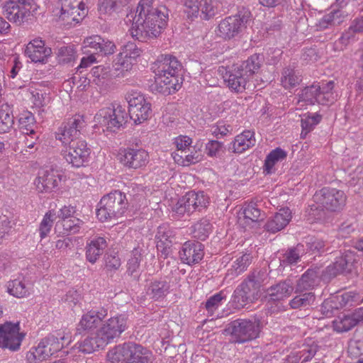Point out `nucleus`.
Instances as JSON below:
<instances>
[{
	"mask_svg": "<svg viewBox=\"0 0 363 363\" xmlns=\"http://www.w3.org/2000/svg\"><path fill=\"white\" fill-rule=\"evenodd\" d=\"M294 289L291 279H287L273 284L267 290L269 301H279L289 297Z\"/></svg>",
	"mask_w": 363,
	"mask_h": 363,
	"instance_id": "obj_25",
	"label": "nucleus"
},
{
	"mask_svg": "<svg viewBox=\"0 0 363 363\" xmlns=\"http://www.w3.org/2000/svg\"><path fill=\"white\" fill-rule=\"evenodd\" d=\"M252 257L250 254H243L238 257L228 270V274L238 276L244 272L252 262Z\"/></svg>",
	"mask_w": 363,
	"mask_h": 363,
	"instance_id": "obj_43",
	"label": "nucleus"
},
{
	"mask_svg": "<svg viewBox=\"0 0 363 363\" xmlns=\"http://www.w3.org/2000/svg\"><path fill=\"white\" fill-rule=\"evenodd\" d=\"M14 124V117L11 108L8 105L0 106V133L10 130Z\"/></svg>",
	"mask_w": 363,
	"mask_h": 363,
	"instance_id": "obj_46",
	"label": "nucleus"
},
{
	"mask_svg": "<svg viewBox=\"0 0 363 363\" xmlns=\"http://www.w3.org/2000/svg\"><path fill=\"white\" fill-rule=\"evenodd\" d=\"M64 230L72 233H76L79 230L82 221L75 217L62 220L60 223Z\"/></svg>",
	"mask_w": 363,
	"mask_h": 363,
	"instance_id": "obj_60",
	"label": "nucleus"
},
{
	"mask_svg": "<svg viewBox=\"0 0 363 363\" xmlns=\"http://www.w3.org/2000/svg\"><path fill=\"white\" fill-rule=\"evenodd\" d=\"M141 52V49L134 42L127 43L123 46L121 52L118 55L117 61L114 62L116 70H121V75L125 77Z\"/></svg>",
	"mask_w": 363,
	"mask_h": 363,
	"instance_id": "obj_19",
	"label": "nucleus"
},
{
	"mask_svg": "<svg viewBox=\"0 0 363 363\" xmlns=\"http://www.w3.org/2000/svg\"><path fill=\"white\" fill-rule=\"evenodd\" d=\"M301 76L294 69L286 67L283 69L281 82L285 89H291L300 84Z\"/></svg>",
	"mask_w": 363,
	"mask_h": 363,
	"instance_id": "obj_47",
	"label": "nucleus"
},
{
	"mask_svg": "<svg viewBox=\"0 0 363 363\" xmlns=\"http://www.w3.org/2000/svg\"><path fill=\"white\" fill-rule=\"evenodd\" d=\"M318 346L313 342L311 345H303L301 350L297 351L302 362H308L316 354Z\"/></svg>",
	"mask_w": 363,
	"mask_h": 363,
	"instance_id": "obj_55",
	"label": "nucleus"
},
{
	"mask_svg": "<svg viewBox=\"0 0 363 363\" xmlns=\"http://www.w3.org/2000/svg\"><path fill=\"white\" fill-rule=\"evenodd\" d=\"M25 335V333L20 332L18 322H6L0 325V348L11 352L18 351Z\"/></svg>",
	"mask_w": 363,
	"mask_h": 363,
	"instance_id": "obj_14",
	"label": "nucleus"
},
{
	"mask_svg": "<svg viewBox=\"0 0 363 363\" xmlns=\"http://www.w3.org/2000/svg\"><path fill=\"white\" fill-rule=\"evenodd\" d=\"M151 356L149 350L133 342L118 345L107 354L111 363H150Z\"/></svg>",
	"mask_w": 363,
	"mask_h": 363,
	"instance_id": "obj_4",
	"label": "nucleus"
},
{
	"mask_svg": "<svg viewBox=\"0 0 363 363\" xmlns=\"http://www.w3.org/2000/svg\"><path fill=\"white\" fill-rule=\"evenodd\" d=\"M262 330L261 320L257 318H238L230 322L225 331L235 343L242 344L257 338Z\"/></svg>",
	"mask_w": 363,
	"mask_h": 363,
	"instance_id": "obj_7",
	"label": "nucleus"
},
{
	"mask_svg": "<svg viewBox=\"0 0 363 363\" xmlns=\"http://www.w3.org/2000/svg\"><path fill=\"white\" fill-rule=\"evenodd\" d=\"M335 310H338V307L334 297L325 300L320 308V311L325 316H331Z\"/></svg>",
	"mask_w": 363,
	"mask_h": 363,
	"instance_id": "obj_62",
	"label": "nucleus"
},
{
	"mask_svg": "<svg viewBox=\"0 0 363 363\" xmlns=\"http://www.w3.org/2000/svg\"><path fill=\"white\" fill-rule=\"evenodd\" d=\"M61 180V177L53 169L45 170L38 176L35 184L40 192H50L55 189Z\"/></svg>",
	"mask_w": 363,
	"mask_h": 363,
	"instance_id": "obj_27",
	"label": "nucleus"
},
{
	"mask_svg": "<svg viewBox=\"0 0 363 363\" xmlns=\"http://www.w3.org/2000/svg\"><path fill=\"white\" fill-rule=\"evenodd\" d=\"M35 118L32 113L29 111L22 113L18 118L19 128L23 134L35 135L34 130Z\"/></svg>",
	"mask_w": 363,
	"mask_h": 363,
	"instance_id": "obj_48",
	"label": "nucleus"
},
{
	"mask_svg": "<svg viewBox=\"0 0 363 363\" xmlns=\"http://www.w3.org/2000/svg\"><path fill=\"white\" fill-rule=\"evenodd\" d=\"M250 77L247 76L238 67L225 73L224 80L228 86L235 92L241 93L245 90Z\"/></svg>",
	"mask_w": 363,
	"mask_h": 363,
	"instance_id": "obj_24",
	"label": "nucleus"
},
{
	"mask_svg": "<svg viewBox=\"0 0 363 363\" xmlns=\"http://www.w3.org/2000/svg\"><path fill=\"white\" fill-rule=\"evenodd\" d=\"M90 77H92V82L99 86L104 83V79L110 77H123L121 75V70L116 71L114 65L112 69L105 67L103 66H96L91 69L90 72Z\"/></svg>",
	"mask_w": 363,
	"mask_h": 363,
	"instance_id": "obj_29",
	"label": "nucleus"
},
{
	"mask_svg": "<svg viewBox=\"0 0 363 363\" xmlns=\"http://www.w3.org/2000/svg\"><path fill=\"white\" fill-rule=\"evenodd\" d=\"M193 237L198 240H205L212 231V225L206 218H201L192 226Z\"/></svg>",
	"mask_w": 363,
	"mask_h": 363,
	"instance_id": "obj_42",
	"label": "nucleus"
},
{
	"mask_svg": "<svg viewBox=\"0 0 363 363\" xmlns=\"http://www.w3.org/2000/svg\"><path fill=\"white\" fill-rule=\"evenodd\" d=\"M259 291L247 280H245L234 291L233 302L236 308H242L257 299Z\"/></svg>",
	"mask_w": 363,
	"mask_h": 363,
	"instance_id": "obj_21",
	"label": "nucleus"
},
{
	"mask_svg": "<svg viewBox=\"0 0 363 363\" xmlns=\"http://www.w3.org/2000/svg\"><path fill=\"white\" fill-rule=\"evenodd\" d=\"M208 203V199L203 191H191L179 199L174 207V211L180 216L185 213L189 215L196 210L200 211L206 208Z\"/></svg>",
	"mask_w": 363,
	"mask_h": 363,
	"instance_id": "obj_15",
	"label": "nucleus"
},
{
	"mask_svg": "<svg viewBox=\"0 0 363 363\" xmlns=\"http://www.w3.org/2000/svg\"><path fill=\"white\" fill-rule=\"evenodd\" d=\"M95 118L101 126L106 128V130L116 132L128 121V113L118 105L116 108L101 110Z\"/></svg>",
	"mask_w": 363,
	"mask_h": 363,
	"instance_id": "obj_13",
	"label": "nucleus"
},
{
	"mask_svg": "<svg viewBox=\"0 0 363 363\" xmlns=\"http://www.w3.org/2000/svg\"><path fill=\"white\" fill-rule=\"evenodd\" d=\"M322 116L319 114H314L313 116H308L306 118L301 119V127L302 132L301 135L302 138H305L306 135L313 129L315 125H317L321 120Z\"/></svg>",
	"mask_w": 363,
	"mask_h": 363,
	"instance_id": "obj_53",
	"label": "nucleus"
},
{
	"mask_svg": "<svg viewBox=\"0 0 363 363\" xmlns=\"http://www.w3.org/2000/svg\"><path fill=\"white\" fill-rule=\"evenodd\" d=\"M3 10L9 21L21 25L37 10V4L35 0H10L5 3Z\"/></svg>",
	"mask_w": 363,
	"mask_h": 363,
	"instance_id": "obj_9",
	"label": "nucleus"
},
{
	"mask_svg": "<svg viewBox=\"0 0 363 363\" xmlns=\"http://www.w3.org/2000/svg\"><path fill=\"white\" fill-rule=\"evenodd\" d=\"M359 265V255L354 248L340 250L336 255L335 262L322 272V278L329 281L338 275L352 273Z\"/></svg>",
	"mask_w": 363,
	"mask_h": 363,
	"instance_id": "obj_5",
	"label": "nucleus"
},
{
	"mask_svg": "<svg viewBox=\"0 0 363 363\" xmlns=\"http://www.w3.org/2000/svg\"><path fill=\"white\" fill-rule=\"evenodd\" d=\"M319 277L318 269H308L298 279L296 292H303V291L313 289L318 284Z\"/></svg>",
	"mask_w": 363,
	"mask_h": 363,
	"instance_id": "obj_31",
	"label": "nucleus"
},
{
	"mask_svg": "<svg viewBox=\"0 0 363 363\" xmlns=\"http://www.w3.org/2000/svg\"><path fill=\"white\" fill-rule=\"evenodd\" d=\"M174 236L172 230H170L169 226L166 224L160 225L157 228V234L155 238L160 242H172V238Z\"/></svg>",
	"mask_w": 363,
	"mask_h": 363,
	"instance_id": "obj_58",
	"label": "nucleus"
},
{
	"mask_svg": "<svg viewBox=\"0 0 363 363\" xmlns=\"http://www.w3.org/2000/svg\"><path fill=\"white\" fill-rule=\"evenodd\" d=\"M169 283L164 280L154 281L148 286L147 294L151 298L159 300L169 294Z\"/></svg>",
	"mask_w": 363,
	"mask_h": 363,
	"instance_id": "obj_34",
	"label": "nucleus"
},
{
	"mask_svg": "<svg viewBox=\"0 0 363 363\" xmlns=\"http://www.w3.org/2000/svg\"><path fill=\"white\" fill-rule=\"evenodd\" d=\"M96 216L101 222L121 217L128 208L124 193L116 190L104 196L98 204Z\"/></svg>",
	"mask_w": 363,
	"mask_h": 363,
	"instance_id": "obj_6",
	"label": "nucleus"
},
{
	"mask_svg": "<svg viewBox=\"0 0 363 363\" xmlns=\"http://www.w3.org/2000/svg\"><path fill=\"white\" fill-rule=\"evenodd\" d=\"M320 91V85L319 83L305 87L298 94V102H305L310 105H313L315 102L318 103Z\"/></svg>",
	"mask_w": 363,
	"mask_h": 363,
	"instance_id": "obj_37",
	"label": "nucleus"
},
{
	"mask_svg": "<svg viewBox=\"0 0 363 363\" xmlns=\"http://www.w3.org/2000/svg\"><path fill=\"white\" fill-rule=\"evenodd\" d=\"M333 297L338 309L343 307H351L360 301L359 295L353 291L345 292Z\"/></svg>",
	"mask_w": 363,
	"mask_h": 363,
	"instance_id": "obj_50",
	"label": "nucleus"
},
{
	"mask_svg": "<svg viewBox=\"0 0 363 363\" xmlns=\"http://www.w3.org/2000/svg\"><path fill=\"white\" fill-rule=\"evenodd\" d=\"M242 214L243 218H239L240 223L242 225H250L264 219V214L262 215L260 210L256 207L255 203L248 204L245 207Z\"/></svg>",
	"mask_w": 363,
	"mask_h": 363,
	"instance_id": "obj_36",
	"label": "nucleus"
},
{
	"mask_svg": "<svg viewBox=\"0 0 363 363\" xmlns=\"http://www.w3.org/2000/svg\"><path fill=\"white\" fill-rule=\"evenodd\" d=\"M255 143L254 133L246 130L235 137L232 148L233 152L241 153L249 147L254 146Z\"/></svg>",
	"mask_w": 363,
	"mask_h": 363,
	"instance_id": "obj_32",
	"label": "nucleus"
},
{
	"mask_svg": "<svg viewBox=\"0 0 363 363\" xmlns=\"http://www.w3.org/2000/svg\"><path fill=\"white\" fill-rule=\"evenodd\" d=\"M127 317L120 315L109 318L99 329L94 336H89L78 342L74 347L75 350L84 354H90L99 348H104L126 330Z\"/></svg>",
	"mask_w": 363,
	"mask_h": 363,
	"instance_id": "obj_3",
	"label": "nucleus"
},
{
	"mask_svg": "<svg viewBox=\"0 0 363 363\" xmlns=\"http://www.w3.org/2000/svg\"><path fill=\"white\" fill-rule=\"evenodd\" d=\"M56 217V214L51 211L45 213L39 226L40 236L41 238H45L50 233Z\"/></svg>",
	"mask_w": 363,
	"mask_h": 363,
	"instance_id": "obj_52",
	"label": "nucleus"
},
{
	"mask_svg": "<svg viewBox=\"0 0 363 363\" xmlns=\"http://www.w3.org/2000/svg\"><path fill=\"white\" fill-rule=\"evenodd\" d=\"M106 247V241L102 237H98L91 240L86 246V258L87 261L94 264L103 254Z\"/></svg>",
	"mask_w": 363,
	"mask_h": 363,
	"instance_id": "obj_28",
	"label": "nucleus"
},
{
	"mask_svg": "<svg viewBox=\"0 0 363 363\" xmlns=\"http://www.w3.org/2000/svg\"><path fill=\"white\" fill-rule=\"evenodd\" d=\"M67 145L65 150H62L66 161L75 167L83 166L91 153L86 141L72 139L67 141Z\"/></svg>",
	"mask_w": 363,
	"mask_h": 363,
	"instance_id": "obj_16",
	"label": "nucleus"
},
{
	"mask_svg": "<svg viewBox=\"0 0 363 363\" xmlns=\"http://www.w3.org/2000/svg\"><path fill=\"white\" fill-rule=\"evenodd\" d=\"M155 74L154 89L167 96L178 91L183 82L182 65L172 55H161L152 67Z\"/></svg>",
	"mask_w": 363,
	"mask_h": 363,
	"instance_id": "obj_2",
	"label": "nucleus"
},
{
	"mask_svg": "<svg viewBox=\"0 0 363 363\" xmlns=\"http://www.w3.org/2000/svg\"><path fill=\"white\" fill-rule=\"evenodd\" d=\"M291 218V213L289 208H281L272 216L264 225L267 231L274 233L284 228Z\"/></svg>",
	"mask_w": 363,
	"mask_h": 363,
	"instance_id": "obj_26",
	"label": "nucleus"
},
{
	"mask_svg": "<svg viewBox=\"0 0 363 363\" xmlns=\"http://www.w3.org/2000/svg\"><path fill=\"white\" fill-rule=\"evenodd\" d=\"M7 291L9 294L16 298H24L30 294V288L23 280L19 279L9 281Z\"/></svg>",
	"mask_w": 363,
	"mask_h": 363,
	"instance_id": "obj_49",
	"label": "nucleus"
},
{
	"mask_svg": "<svg viewBox=\"0 0 363 363\" xmlns=\"http://www.w3.org/2000/svg\"><path fill=\"white\" fill-rule=\"evenodd\" d=\"M363 33V16L354 18L348 28L340 38L341 44L348 45L351 42L357 40L356 35Z\"/></svg>",
	"mask_w": 363,
	"mask_h": 363,
	"instance_id": "obj_30",
	"label": "nucleus"
},
{
	"mask_svg": "<svg viewBox=\"0 0 363 363\" xmlns=\"http://www.w3.org/2000/svg\"><path fill=\"white\" fill-rule=\"evenodd\" d=\"M359 320L354 315H347L343 317H338L333 321L334 330L337 333L347 332L357 325Z\"/></svg>",
	"mask_w": 363,
	"mask_h": 363,
	"instance_id": "obj_40",
	"label": "nucleus"
},
{
	"mask_svg": "<svg viewBox=\"0 0 363 363\" xmlns=\"http://www.w3.org/2000/svg\"><path fill=\"white\" fill-rule=\"evenodd\" d=\"M223 148V143L217 140H211L206 145V151L208 156L216 157Z\"/></svg>",
	"mask_w": 363,
	"mask_h": 363,
	"instance_id": "obj_64",
	"label": "nucleus"
},
{
	"mask_svg": "<svg viewBox=\"0 0 363 363\" xmlns=\"http://www.w3.org/2000/svg\"><path fill=\"white\" fill-rule=\"evenodd\" d=\"M264 57L262 55L254 54L243 62L238 68L250 78L260 69Z\"/></svg>",
	"mask_w": 363,
	"mask_h": 363,
	"instance_id": "obj_35",
	"label": "nucleus"
},
{
	"mask_svg": "<svg viewBox=\"0 0 363 363\" xmlns=\"http://www.w3.org/2000/svg\"><path fill=\"white\" fill-rule=\"evenodd\" d=\"M225 298V296L223 295L222 292H219L216 294L215 295L211 296L206 302L205 307L208 311V313L210 315L213 314V312L219 307L223 299Z\"/></svg>",
	"mask_w": 363,
	"mask_h": 363,
	"instance_id": "obj_57",
	"label": "nucleus"
},
{
	"mask_svg": "<svg viewBox=\"0 0 363 363\" xmlns=\"http://www.w3.org/2000/svg\"><path fill=\"white\" fill-rule=\"evenodd\" d=\"M132 0H99L98 7L101 13H111L128 5Z\"/></svg>",
	"mask_w": 363,
	"mask_h": 363,
	"instance_id": "obj_44",
	"label": "nucleus"
},
{
	"mask_svg": "<svg viewBox=\"0 0 363 363\" xmlns=\"http://www.w3.org/2000/svg\"><path fill=\"white\" fill-rule=\"evenodd\" d=\"M61 12L60 19L65 25L74 26L85 16V4L83 0H60Z\"/></svg>",
	"mask_w": 363,
	"mask_h": 363,
	"instance_id": "obj_17",
	"label": "nucleus"
},
{
	"mask_svg": "<svg viewBox=\"0 0 363 363\" xmlns=\"http://www.w3.org/2000/svg\"><path fill=\"white\" fill-rule=\"evenodd\" d=\"M24 53L32 62L43 63L51 55L52 50L50 48L45 47L44 41L36 38L26 45Z\"/></svg>",
	"mask_w": 363,
	"mask_h": 363,
	"instance_id": "obj_23",
	"label": "nucleus"
},
{
	"mask_svg": "<svg viewBox=\"0 0 363 363\" xmlns=\"http://www.w3.org/2000/svg\"><path fill=\"white\" fill-rule=\"evenodd\" d=\"M247 279L259 291L261 286L269 283V269L266 267L255 269Z\"/></svg>",
	"mask_w": 363,
	"mask_h": 363,
	"instance_id": "obj_39",
	"label": "nucleus"
},
{
	"mask_svg": "<svg viewBox=\"0 0 363 363\" xmlns=\"http://www.w3.org/2000/svg\"><path fill=\"white\" fill-rule=\"evenodd\" d=\"M203 245L199 241H186L179 252L182 262L189 265L198 263L203 257Z\"/></svg>",
	"mask_w": 363,
	"mask_h": 363,
	"instance_id": "obj_22",
	"label": "nucleus"
},
{
	"mask_svg": "<svg viewBox=\"0 0 363 363\" xmlns=\"http://www.w3.org/2000/svg\"><path fill=\"white\" fill-rule=\"evenodd\" d=\"M121 162L126 167L132 169L145 166L149 160L147 152L143 149L127 148L119 153Z\"/></svg>",
	"mask_w": 363,
	"mask_h": 363,
	"instance_id": "obj_20",
	"label": "nucleus"
},
{
	"mask_svg": "<svg viewBox=\"0 0 363 363\" xmlns=\"http://www.w3.org/2000/svg\"><path fill=\"white\" fill-rule=\"evenodd\" d=\"M251 20L250 10L242 8L237 14L226 17L220 22L218 35L225 40H230L242 33Z\"/></svg>",
	"mask_w": 363,
	"mask_h": 363,
	"instance_id": "obj_8",
	"label": "nucleus"
},
{
	"mask_svg": "<svg viewBox=\"0 0 363 363\" xmlns=\"http://www.w3.org/2000/svg\"><path fill=\"white\" fill-rule=\"evenodd\" d=\"M315 296L313 292L301 293L296 295L289 301V306L293 309L306 308L313 304Z\"/></svg>",
	"mask_w": 363,
	"mask_h": 363,
	"instance_id": "obj_41",
	"label": "nucleus"
},
{
	"mask_svg": "<svg viewBox=\"0 0 363 363\" xmlns=\"http://www.w3.org/2000/svg\"><path fill=\"white\" fill-rule=\"evenodd\" d=\"M184 6V12L189 18L196 17L199 12V0H182Z\"/></svg>",
	"mask_w": 363,
	"mask_h": 363,
	"instance_id": "obj_59",
	"label": "nucleus"
},
{
	"mask_svg": "<svg viewBox=\"0 0 363 363\" xmlns=\"http://www.w3.org/2000/svg\"><path fill=\"white\" fill-rule=\"evenodd\" d=\"M125 99L128 104V117L135 123L140 124L150 117L151 104L142 94L132 91L126 94Z\"/></svg>",
	"mask_w": 363,
	"mask_h": 363,
	"instance_id": "obj_11",
	"label": "nucleus"
},
{
	"mask_svg": "<svg viewBox=\"0 0 363 363\" xmlns=\"http://www.w3.org/2000/svg\"><path fill=\"white\" fill-rule=\"evenodd\" d=\"M313 200L318 206L330 212H340L346 205L345 192L334 188L325 187L315 192Z\"/></svg>",
	"mask_w": 363,
	"mask_h": 363,
	"instance_id": "obj_10",
	"label": "nucleus"
},
{
	"mask_svg": "<svg viewBox=\"0 0 363 363\" xmlns=\"http://www.w3.org/2000/svg\"><path fill=\"white\" fill-rule=\"evenodd\" d=\"M142 250L135 247L131 253V257L127 263V273L134 280H138L140 277L139 267L142 258Z\"/></svg>",
	"mask_w": 363,
	"mask_h": 363,
	"instance_id": "obj_38",
	"label": "nucleus"
},
{
	"mask_svg": "<svg viewBox=\"0 0 363 363\" xmlns=\"http://www.w3.org/2000/svg\"><path fill=\"white\" fill-rule=\"evenodd\" d=\"M62 347L58 337L49 335L38 343L37 347H33L26 353V359L30 363H36L45 360Z\"/></svg>",
	"mask_w": 363,
	"mask_h": 363,
	"instance_id": "obj_12",
	"label": "nucleus"
},
{
	"mask_svg": "<svg viewBox=\"0 0 363 363\" xmlns=\"http://www.w3.org/2000/svg\"><path fill=\"white\" fill-rule=\"evenodd\" d=\"M287 156L286 151L280 147H277L272 150L267 156L264 165V173L266 174H271L274 172V165L279 161L284 160Z\"/></svg>",
	"mask_w": 363,
	"mask_h": 363,
	"instance_id": "obj_33",
	"label": "nucleus"
},
{
	"mask_svg": "<svg viewBox=\"0 0 363 363\" xmlns=\"http://www.w3.org/2000/svg\"><path fill=\"white\" fill-rule=\"evenodd\" d=\"M104 42V39L99 35H93L89 38H86L84 43L86 47H89L94 49L95 53H99L100 46H101V43Z\"/></svg>",
	"mask_w": 363,
	"mask_h": 363,
	"instance_id": "obj_63",
	"label": "nucleus"
},
{
	"mask_svg": "<svg viewBox=\"0 0 363 363\" xmlns=\"http://www.w3.org/2000/svg\"><path fill=\"white\" fill-rule=\"evenodd\" d=\"M57 55L62 63H69L75 58V50L72 45L62 46L58 49Z\"/></svg>",
	"mask_w": 363,
	"mask_h": 363,
	"instance_id": "obj_56",
	"label": "nucleus"
},
{
	"mask_svg": "<svg viewBox=\"0 0 363 363\" xmlns=\"http://www.w3.org/2000/svg\"><path fill=\"white\" fill-rule=\"evenodd\" d=\"M305 252L303 245L299 243L295 247L289 248L283 255L281 262L283 264H295Z\"/></svg>",
	"mask_w": 363,
	"mask_h": 363,
	"instance_id": "obj_45",
	"label": "nucleus"
},
{
	"mask_svg": "<svg viewBox=\"0 0 363 363\" xmlns=\"http://www.w3.org/2000/svg\"><path fill=\"white\" fill-rule=\"evenodd\" d=\"M100 323V318L96 315L95 311H89L83 315L77 330H86L95 328Z\"/></svg>",
	"mask_w": 363,
	"mask_h": 363,
	"instance_id": "obj_51",
	"label": "nucleus"
},
{
	"mask_svg": "<svg viewBox=\"0 0 363 363\" xmlns=\"http://www.w3.org/2000/svg\"><path fill=\"white\" fill-rule=\"evenodd\" d=\"M85 125L86 122L84 116L79 114L74 115L71 118H69L67 121L62 123L55 133V138L65 145H67V141H69V140H77L81 130Z\"/></svg>",
	"mask_w": 363,
	"mask_h": 363,
	"instance_id": "obj_18",
	"label": "nucleus"
},
{
	"mask_svg": "<svg viewBox=\"0 0 363 363\" xmlns=\"http://www.w3.org/2000/svg\"><path fill=\"white\" fill-rule=\"evenodd\" d=\"M340 21L339 11H334L325 15L320 19L319 27L320 29H325L330 26L340 24Z\"/></svg>",
	"mask_w": 363,
	"mask_h": 363,
	"instance_id": "obj_54",
	"label": "nucleus"
},
{
	"mask_svg": "<svg viewBox=\"0 0 363 363\" xmlns=\"http://www.w3.org/2000/svg\"><path fill=\"white\" fill-rule=\"evenodd\" d=\"M199 11L201 10V13L203 15V18L205 20H208L216 13L211 0H201L199 2Z\"/></svg>",
	"mask_w": 363,
	"mask_h": 363,
	"instance_id": "obj_61",
	"label": "nucleus"
},
{
	"mask_svg": "<svg viewBox=\"0 0 363 363\" xmlns=\"http://www.w3.org/2000/svg\"><path fill=\"white\" fill-rule=\"evenodd\" d=\"M168 19L166 6L154 7L152 0H140L130 28L131 35L141 42L155 39L166 28Z\"/></svg>",
	"mask_w": 363,
	"mask_h": 363,
	"instance_id": "obj_1",
	"label": "nucleus"
}]
</instances>
